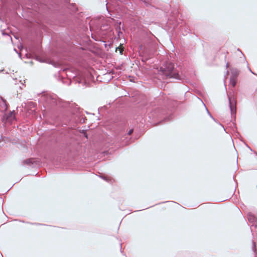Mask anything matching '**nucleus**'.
Returning <instances> with one entry per match:
<instances>
[{
    "mask_svg": "<svg viewBox=\"0 0 257 257\" xmlns=\"http://www.w3.org/2000/svg\"><path fill=\"white\" fill-rule=\"evenodd\" d=\"M148 121L153 125H158L163 122H166L171 119L172 116L168 115L164 109L155 108L148 112L147 116Z\"/></svg>",
    "mask_w": 257,
    "mask_h": 257,
    "instance_id": "7ed1b4c3",
    "label": "nucleus"
},
{
    "mask_svg": "<svg viewBox=\"0 0 257 257\" xmlns=\"http://www.w3.org/2000/svg\"><path fill=\"white\" fill-rule=\"evenodd\" d=\"M213 120L215 122H216L217 123H218V124H219V125H221V126L223 128L224 130V131H225V130L224 127V126H223V125L222 124H221V123H220V122H219L217 120H216V119L215 118H213Z\"/></svg>",
    "mask_w": 257,
    "mask_h": 257,
    "instance_id": "412c9836",
    "label": "nucleus"
},
{
    "mask_svg": "<svg viewBox=\"0 0 257 257\" xmlns=\"http://www.w3.org/2000/svg\"><path fill=\"white\" fill-rule=\"evenodd\" d=\"M2 34L3 35H6V36H9L11 40L12 39V37L8 33L5 32L4 31L3 32Z\"/></svg>",
    "mask_w": 257,
    "mask_h": 257,
    "instance_id": "b1692460",
    "label": "nucleus"
},
{
    "mask_svg": "<svg viewBox=\"0 0 257 257\" xmlns=\"http://www.w3.org/2000/svg\"><path fill=\"white\" fill-rule=\"evenodd\" d=\"M35 59L40 62H44L38 56H35Z\"/></svg>",
    "mask_w": 257,
    "mask_h": 257,
    "instance_id": "4be33fe9",
    "label": "nucleus"
},
{
    "mask_svg": "<svg viewBox=\"0 0 257 257\" xmlns=\"http://www.w3.org/2000/svg\"><path fill=\"white\" fill-rule=\"evenodd\" d=\"M157 48V44L156 42L150 41L143 50V52L147 57H151L156 52Z\"/></svg>",
    "mask_w": 257,
    "mask_h": 257,
    "instance_id": "20e7f679",
    "label": "nucleus"
},
{
    "mask_svg": "<svg viewBox=\"0 0 257 257\" xmlns=\"http://www.w3.org/2000/svg\"><path fill=\"white\" fill-rule=\"evenodd\" d=\"M45 109L54 110L60 107H64L66 102L58 97L55 94H45L42 95L40 98Z\"/></svg>",
    "mask_w": 257,
    "mask_h": 257,
    "instance_id": "f257e3e1",
    "label": "nucleus"
},
{
    "mask_svg": "<svg viewBox=\"0 0 257 257\" xmlns=\"http://www.w3.org/2000/svg\"><path fill=\"white\" fill-rule=\"evenodd\" d=\"M225 89L226 90L227 89V88L226 87V86L225 85Z\"/></svg>",
    "mask_w": 257,
    "mask_h": 257,
    "instance_id": "a19ab883",
    "label": "nucleus"
},
{
    "mask_svg": "<svg viewBox=\"0 0 257 257\" xmlns=\"http://www.w3.org/2000/svg\"><path fill=\"white\" fill-rule=\"evenodd\" d=\"M206 110H207V113H208V115H209V116H210V115H211V113H210V112L209 111V110H208V109L207 108V107H206Z\"/></svg>",
    "mask_w": 257,
    "mask_h": 257,
    "instance_id": "cd10ccee",
    "label": "nucleus"
},
{
    "mask_svg": "<svg viewBox=\"0 0 257 257\" xmlns=\"http://www.w3.org/2000/svg\"><path fill=\"white\" fill-rule=\"evenodd\" d=\"M40 161L34 158L26 159L23 161V165H27L32 168L36 167L40 165Z\"/></svg>",
    "mask_w": 257,
    "mask_h": 257,
    "instance_id": "423d86ee",
    "label": "nucleus"
},
{
    "mask_svg": "<svg viewBox=\"0 0 257 257\" xmlns=\"http://www.w3.org/2000/svg\"><path fill=\"white\" fill-rule=\"evenodd\" d=\"M92 38L94 39L95 41H98V39L96 38V36H94L92 34L91 35Z\"/></svg>",
    "mask_w": 257,
    "mask_h": 257,
    "instance_id": "a878e982",
    "label": "nucleus"
},
{
    "mask_svg": "<svg viewBox=\"0 0 257 257\" xmlns=\"http://www.w3.org/2000/svg\"><path fill=\"white\" fill-rule=\"evenodd\" d=\"M159 74L163 77L182 80L183 77L179 74L177 65L171 62H165L160 67Z\"/></svg>",
    "mask_w": 257,
    "mask_h": 257,
    "instance_id": "f03ea898",
    "label": "nucleus"
},
{
    "mask_svg": "<svg viewBox=\"0 0 257 257\" xmlns=\"http://www.w3.org/2000/svg\"><path fill=\"white\" fill-rule=\"evenodd\" d=\"M255 242L254 241H252V250L253 251L255 250Z\"/></svg>",
    "mask_w": 257,
    "mask_h": 257,
    "instance_id": "393cba45",
    "label": "nucleus"
},
{
    "mask_svg": "<svg viewBox=\"0 0 257 257\" xmlns=\"http://www.w3.org/2000/svg\"><path fill=\"white\" fill-rule=\"evenodd\" d=\"M170 201H165V202H162V203H167V202H169ZM172 202H174V203H175V202L174 201H172Z\"/></svg>",
    "mask_w": 257,
    "mask_h": 257,
    "instance_id": "c85d7f7f",
    "label": "nucleus"
},
{
    "mask_svg": "<svg viewBox=\"0 0 257 257\" xmlns=\"http://www.w3.org/2000/svg\"><path fill=\"white\" fill-rule=\"evenodd\" d=\"M20 222H23V223H27V224H32V225H45V224H42V223H37V222H34V223H33V222H26V221H25L24 220H19Z\"/></svg>",
    "mask_w": 257,
    "mask_h": 257,
    "instance_id": "f8f14e48",
    "label": "nucleus"
},
{
    "mask_svg": "<svg viewBox=\"0 0 257 257\" xmlns=\"http://www.w3.org/2000/svg\"><path fill=\"white\" fill-rule=\"evenodd\" d=\"M80 132H81V133H82V134H84V132H85V130H83L81 131H80Z\"/></svg>",
    "mask_w": 257,
    "mask_h": 257,
    "instance_id": "c756f323",
    "label": "nucleus"
},
{
    "mask_svg": "<svg viewBox=\"0 0 257 257\" xmlns=\"http://www.w3.org/2000/svg\"><path fill=\"white\" fill-rule=\"evenodd\" d=\"M238 51H240L241 54L243 55L242 53L240 51V49L239 48L237 49Z\"/></svg>",
    "mask_w": 257,
    "mask_h": 257,
    "instance_id": "2f4dec72",
    "label": "nucleus"
},
{
    "mask_svg": "<svg viewBox=\"0 0 257 257\" xmlns=\"http://www.w3.org/2000/svg\"><path fill=\"white\" fill-rule=\"evenodd\" d=\"M14 50H15V51H16V52H17V49H15H15H14Z\"/></svg>",
    "mask_w": 257,
    "mask_h": 257,
    "instance_id": "4c0bfd02",
    "label": "nucleus"
},
{
    "mask_svg": "<svg viewBox=\"0 0 257 257\" xmlns=\"http://www.w3.org/2000/svg\"><path fill=\"white\" fill-rule=\"evenodd\" d=\"M14 113L15 111L13 110L12 111H10L8 114H5L2 118L3 121H6V122L12 123L16 119Z\"/></svg>",
    "mask_w": 257,
    "mask_h": 257,
    "instance_id": "0eeeda50",
    "label": "nucleus"
},
{
    "mask_svg": "<svg viewBox=\"0 0 257 257\" xmlns=\"http://www.w3.org/2000/svg\"><path fill=\"white\" fill-rule=\"evenodd\" d=\"M228 98L229 101V107L230 109V111L231 112V114L232 116L234 114H235L236 108V100L233 98V100L230 97L228 94Z\"/></svg>",
    "mask_w": 257,
    "mask_h": 257,
    "instance_id": "6e6552de",
    "label": "nucleus"
},
{
    "mask_svg": "<svg viewBox=\"0 0 257 257\" xmlns=\"http://www.w3.org/2000/svg\"><path fill=\"white\" fill-rule=\"evenodd\" d=\"M231 76V77L236 78L239 74V70L236 68H232L230 69Z\"/></svg>",
    "mask_w": 257,
    "mask_h": 257,
    "instance_id": "9b49d317",
    "label": "nucleus"
},
{
    "mask_svg": "<svg viewBox=\"0 0 257 257\" xmlns=\"http://www.w3.org/2000/svg\"><path fill=\"white\" fill-rule=\"evenodd\" d=\"M83 135H84V136L85 138H88L87 134H86V132H84Z\"/></svg>",
    "mask_w": 257,
    "mask_h": 257,
    "instance_id": "bb28decb",
    "label": "nucleus"
},
{
    "mask_svg": "<svg viewBox=\"0 0 257 257\" xmlns=\"http://www.w3.org/2000/svg\"><path fill=\"white\" fill-rule=\"evenodd\" d=\"M62 82L64 84H66L68 85H70L72 82V81L71 80V79H66L63 78Z\"/></svg>",
    "mask_w": 257,
    "mask_h": 257,
    "instance_id": "4468645a",
    "label": "nucleus"
},
{
    "mask_svg": "<svg viewBox=\"0 0 257 257\" xmlns=\"http://www.w3.org/2000/svg\"><path fill=\"white\" fill-rule=\"evenodd\" d=\"M73 81L75 83L82 84L83 86H85L87 83L86 80L82 77H74Z\"/></svg>",
    "mask_w": 257,
    "mask_h": 257,
    "instance_id": "9d476101",
    "label": "nucleus"
},
{
    "mask_svg": "<svg viewBox=\"0 0 257 257\" xmlns=\"http://www.w3.org/2000/svg\"><path fill=\"white\" fill-rule=\"evenodd\" d=\"M230 84H231L233 87H234L236 84V78L230 77Z\"/></svg>",
    "mask_w": 257,
    "mask_h": 257,
    "instance_id": "ddd939ff",
    "label": "nucleus"
},
{
    "mask_svg": "<svg viewBox=\"0 0 257 257\" xmlns=\"http://www.w3.org/2000/svg\"><path fill=\"white\" fill-rule=\"evenodd\" d=\"M203 105H204V107H205V108L206 107V105H205V104L203 103Z\"/></svg>",
    "mask_w": 257,
    "mask_h": 257,
    "instance_id": "58836bf2",
    "label": "nucleus"
},
{
    "mask_svg": "<svg viewBox=\"0 0 257 257\" xmlns=\"http://www.w3.org/2000/svg\"><path fill=\"white\" fill-rule=\"evenodd\" d=\"M203 105H204V107H205V108L206 107V105H205V104L203 103Z\"/></svg>",
    "mask_w": 257,
    "mask_h": 257,
    "instance_id": "ea45409f",
    "label": "nucleus"
},
{
    "mask_svg": "<svg viewBox=\"0 0 257 257\" xmlns=\"http://www.w3.org/2000/svg\"><path fill=\"white\" fill-rule=\"evenodd\" d=\"M1 99L3 102L4 104L6 106V110L8 109V104L7 103V101L5 99H4L3 98L1 97Z\"/></svg>",
    "mask_w": 257,
    "mask_h": 257,
    "instance_id": "f3484780",
    "label": "nucleus"
},
{
    "mask_svg": "<svg viewBox=\"0 0 257 257\" xmlns=\"http://www.w3.org/2000/svg\"><path fill=\"white\" fill-rule=\"evenodd\" d=\"M116 140L118 142L120 143L121 146L128 145L133 142L131 138L126 134L123 135L122 134L118 135L117 136Z\"/></svg>",
    "mask_w": 257,
    "mask_h": 257,
    "instance_id": "39448f33",
    "label": "nucleus"
},
{
    "mask_svg": "<svg viewBox=\"0 0 257 257\" xmlns=\"http://www.w3.org/2000/svg\"><path fill=\"white\" fill-rule=\"evenodd\" d=\"M247 219L249 222L253 223L255 227L257 228V218L252 213H248Z\"/></svg>",
    "mask_w": 257,
    "mask_h": 257,
    "instance_id": "1a4fd4ad",
    "label": "nucleus"
},
{
    "mask_svg": "<svg viewBox=\"0 0 257 257\" xmlns=\"http://www.w3.org/2000/svg\"><path fill=\"white\" fill-rule=\"evenodd\" d=\"M105 3H106V4H105V7H106V10L107 11V12H108V14H110V11L109 10L108 8V3H107V0H105Z\"/></svg>",
    "mask_w": 257,
    "mask_h": 257,
    "instance_id": "a211bd4d",
    "label": "nucleus"
},
{
    "mask_svg": "<svg viewBox=\"0 0 257 257\" xmlns=\"http://www.w3.org/2000/svg\"><path fill=\"white\" fill-rule=\"evenodd\" d=\"M100 177L104 180L106 181V182H109L110 179L107 177L105 176H100Z\"/></svg>",
    "mask_w": 257,
    "mask_h": 257,
    "instance_id": "dca6fc26",
    "label": "nucleus"
},
{
    "mask_svg": "<svg viewBox=\"0 0 257 257\" xmlns=\"http://www.w3.org/2000/svg\"><path fill=\"white\" fill-rule=\"evenodd\" d=\"M190 32V30L188 29V28H186V29H185L184 32H183V35H186L188 33H189Z\"/></svg>",
    "mask_w": 257,
    "mask_h": 257,
    "instance_id": "2eb2a0df",
    "label": "nucleus"
},
{
    "mask_svg": "<svg viewBox=\"0 0 257 257\" xmlns=\"http://www.w3.org/2000/svg\"><path fill=\"white\" fill-rule=\"evenodd\" d=\"M229 66V63L228 62H227L226 64V68L228 67Z\"/></svg>",
    "mask_w": 257,
    "mask_h": 257,
    "instance_id": "7c9ffc66",
    "label": "nucleus"
},
{
    "mask_svg": "<svg viewBox=\"0 0 257 257\" xmlns=\"http://www.w3.org/2000/svg\"><path fill=\"white\" fill-rule=\"evenodd\" d=\"M67 69H63V71H67Z\"/></svg>",
    "mask_w": 257,
    "mask_h": 257,
    "instance_id": "e433bc0d",
    "label": "nucleus"
},
{
    "mask_svg": "<svg viewBox=\"0 0 257 257\" xmlns=\"http://www.w3.org/2000/svg\"><path fill=\"white\" fill-rule=\"evenodd\" d=\"M210 117H211L212 119H213V118H214V117L212 116V115H210Z\"/></svg>",
    "mask_w": 257,
    "mask_h": 257,
    "instance_id": "f704fd0d",
    "label": "nucleus"
},
{
    "mask_svg": "<svg viewBox=\"0 0 257 257\" xmlns=\"http://www.w3.org/2000/svg\"><path fill=\"white\" fill-rule=\"evenodd\" d=\"M101 108H102V107H101V108H98V112H99V111H100V109H101Z\"/></svg>",
    "mask_w": 257,
    "mask_h": 257,
    "instance_id": "473e14b6",
    "label": "nucleus"
},
{
    "mask_svg": "<svg viewBox=\"0 0 257 257\" xmlns=\"http://www.w3.org/2000/svg\"><path fill=\"white\" fill-rule=\"evenodd\" d=\"M75 151H76V152H78V148H77Z\"/></svg>",
    "mask_w": 257,
    "mask_h": 257,
    "instance_id": "c9c22d12",
    "label": "nucleus"
},
{
    "mask_svg": "<svg viewBox=\"0 0 257 257\" xmlns=\"http://www.w3.org/2000/svg\"><path fill=\"white\" fill-rule=\"evenodd\" d=\"M19 57H21V53H19Z\"/></svg>",
    "mask_w": 257,
    "mask_h": 257,
    "instance_id": "72a5a7b5",
    "label": "nucleus"
},
{
    "mask_svg": "<svg viewBox=\"0 0 257 257\" xmlns=\"http://www.w3.org/2000/svg\"><path fill=\"white\" fill-rule=\"evenodd\" d=\"M244 61L247 63V68H248V69L249 70V71L251 73H252L253 74H254V75H255V73H254L252 71V70H251V69L250 68V67L248 66V63H247V62L246 61V59H245V58H244Z\"/></svg>",
    "mask_w": 257,
    "mask_h": 257,
    "instance_id": "aec40b11",
    "label": "nucleus"
},
{
    "mask_svg": "<svg viewBox=\"0 0 257 257\" xmlns=\"http://www.w3.org/2000/svg\"><path fill=\"white\" fill-rule=\"evenodd\" d=\"M104 45L105 48L106 49L108 50V47L110 48L112 45V44L110 43V44L107 45V44L105 43L104 44Z\"/></svg>",
    "mask_w": 257,
    "mask_h": 257,
    "instance_id": "6ab92c4d",
    "label": "nucleus"
},
{
    "mask_svg": "<svg viewBox=\"0 0 257 257\" xmlns=\"http://www.w3.org/2000/svg\"><path fill=\"white\" fill-rule=\"evenodd\" d=\"M134 131V130L132 128V129H131L126 134H125L127 136H130L133 132Z\"/></svg>",
    "mask_w": 257,
    "mask_h": 257,
    "instance_id": "5701e85b",
    "label": "nucleus"
}]
</instances>
